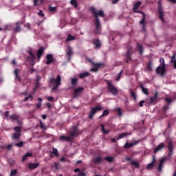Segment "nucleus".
Listing matches in <instances>:
<instances>
[{"mask_svg": "<svg viewBox=\"0 0 176 176\" xmlns=\"http://www.w3.org/2000/svg\"><path fill=\"white\" fill-rule=\"evenodd\" d=\"M72 139V137H67L64 135H61L59 138V140H60V141H71Z\"/></svg>", "mask_w": 176, "mask_h": 176, "instance_id": "2eb2a0df", "label": "nucleus"}, {"mask_svg": "<svg viewBox=\"0 0 176 176\" xmlns=\"http://www.w3.org/2000/svg\"><path fill=\"white\" fill-rule=\"evenodd\" d=\"M46 105L47 108H52V104H50V103H46Z\"/></svg>", "mask_w": 176, "mask_h": 176, "instance_id": "338daca9", "label": "nucleus"}, {"mask_svg": "<svg viewBox=\"0 0 176 176\" xmlns=\"http://www.w3.org/2000/svg\"><path fill=\"white\" fill-rule=\"evenodd\" d=\"M90 74H89V72H83V73H81L80 74V78L81 79H83L84 78H86L87 76H89Z\"/></svg>", "mask_w": 176, "mask_h": 176, "instance_id": "aec40b11", "label": "nucleus"}, {"mask_svg": "<svg viewBox=\"0 0 176 176\" xmlns=\"http://www.w3.org/2000/svg\"><path fill=\"white\" fill-rule=\"evenodd\" d=\"M71 41H75V36L71 35V34H69L67 35V38L66 39V42H69Z\"/></svg>", "mask_w": 176, "mask_h": 176, "instance_id": "6ab92c4d", "label": "nucleus"}, {"mask_svg": "<svg viewBox=\"0 0 176 176\" xmlns=\"http://www.w3.org/2000/svg\"><path fill=\"white\" fill-rule=\"evenodd\" d=\"M131 96L133 98L135 101H137V95L134 91H131Z\"/></svg>", "mask_w": 176, "mask_h": 176, "instance_id": "72a5a7b5", "label": "nucleus"}, {"mask_svg": "<svg viewBox=\"0 0 176 176\" xmlns=\"http://www.w3.org/2000/svg\"><path fill=\"white\" fill-rule=\"evenodd\" d=\"M32 156V153H27L23 157V162H25V160H27L28 157H31Z\"/></svg>", "mask_w": 176, "mask_h": 176, "instance_id": "412c9836", "label": "nucleus"}, {"mask_svg": "<svg viewBox=\"0 0 176 176\" xmlns=\"http://www.w3.org/2000/svg\"><path fill=\"white\" fill-rule=\"evenodd\" d=\"M138 50L140 52V54H142V53H143L142 46V45H138Z\"/></svg>", "mask_w": 176, "mask_h": 176, "instance_id": "09e8293b", "label": "nucleus"}, {"mask_svg": "<svg viewBox=\"0 0 176 176\" xmlns=\"http://www.w3.org/2000/svg\"><path fill=\"white\" fill-rule=\"evenodd\" d=\"M70 3L74 8H78V1L76 0H71Z\"/></svg>", "mask_w": 176, "mask_h": 176, "instance_id": "cd10ccee", "label": "nucleus"}, {"mask_svg": "<svg viewBox=\"0 0 176 176\" xmlns=\"http://www.w3.org/2000/svg\"><path fill=\"white\" fill-rule=\"evenodd\" d=\"M28 100H30V101H32V100H34L32 96L29 95L28 97L25 98V101H28Z\"/></svg>", "mask_w": 176, "mask_h": 176, "instance_id": "37998d69", "label": "nucleus"}, {"mask_svg": "<svg viewBox=\"0 0 176 176\" xmlns=\"http://www.w3.org/2000/svg\"><path fill=\"white\" fill-rule=\"evenodd\" d=\"M94 44L95 45L97 49L101 47V43H100V41L98 40H97L96 41H94Z\"/></svg>", "mask_w": 176, "mask_h": 176, "instance_id": "2f4dec72", "label": "nucleus"}, {"mask_svg": "<svg viewBox=\"0 0 176 176\" xmlns=\"http://www.w3.org/2000/svg\"><path fill=\"white\" fill-rule=\"evenodd\" d=\"M28 53L32 58V60L34 61L35 60V55H34L31 51H28Z\"/></svg>", "mask_w": 176, "mask_h": 176, "instance_id": "79ce46f5", "label": "nucleus"}, {"mask_svg": "<svg viewBox=\"0 0 176 176\" xmlns=\"http://www.w3.org/2000/svg\"><path fill=\"white\" fill-rule=\"evenodd\" d=\"M169 151H170V152L173 151V144H169Z\"/></svg>", "mask_w": 176, "mask_h": 176, "instance_id": "052dcab7", "label": "nucleus"}, {"mask_svg": "<svg viewBox=\"0 0 176 176\" xmlns=\"http://www.w3.org/2000/svg\"><path fill=\"white\" fill-rule=\"evenodd\" d=\"M99 111H102V107L101 106H97L91 109V112L89 115V119H93L94 115L97 113Z\"/></svg>", "mask_w": 176, "mask_h": 176, "instance_id": "20e7f679", "label": "nucleus"}, {"mask_svg": "<svg viewBox=\"0 0 176 176\" xmlns=\"http://www.w3.org/2000/svg\"><path fill=\"white\" fill-rule=\"evenodd\" d=\"M52 153L53 155H54V156H58V151L55 148H53V151H52Z\"/></svg>", "mask_w": 176, "mask_h": 176, "instance_id": "58836bf2", "label": "nucleus"}, {"mask_svg": "<svg viewBox=\"0 0 176 176\" xmlns=\"http://www.w3.org/2000/svg\"><path fill=\"white\" fill-rule=\"evenodd\" d=\"M43 52H45V48L43 47H41L38 50L37 54L39 60L41 59V56H42V54H43Z\"/></svg>", "mask_w": 176, "mask_h": 176, "instance_id": "a211bd4d", "label": "nucleus"}, {"mask_svg": "<svg viewBox=\"0 0 176 176\" xmlns=\"http://www.w3.org/2000/svg\"><path fill=\"white\" fill-rule=\"evenodd\" d=\"M141 14H142V15H143V18H142V19L140 21V24H145V17H146V15H145V13H144V12H141Z\"/></svg>", "mask_w": 176, "mask_h": 176, "instance_id": "e433bc0d", "label": "nucleus"}, {"mask_svg": "<svg viewBox=\"0 0 176 176\" xmlns=\"http://www.w3.org/2000/svg\"><path fill=\"white\" fill-rule=\"evenodd\" d=\"M16 174H17V170H12L10 173V176L16 175Z\"/></svg>", "mask_w": 176, "mask_h": 176, "instance_id": "3c124183", "label": "nucleus"}, {"mask_svg": "<svg viewBox=\"0 0 176 176\" xmlns=\"http://www.w3.org/2000/svg\"><path fill=\"white\" fill-rule=\"evenodd\" d=\"M109 113V111H108V110H104L102 113V115L99 116V118H102L103 116H108Z\"/></svg>", "mask_w": 176, "mask_h": 176, "instance_id": "f704fd0d", "label": "nucleus"}, {"mask_svg": "<svg viewBox=\"0 0 176 176\" xmlns=\"http://www.w3.org/2000/svg\"><path fill=\"white\" fill-rule=\"evenodd\" d=\"M16 146H23V142L16 144Z\"/></svg>", "mask_w": 176, "mask_h": 176, "instance_id": "bf43d9fd", "label": "nucleus"}, {"mask_svg": "<svg viewBox=\"0 0 176 176\" xmlns=\"http://www.w3.org/2000/svg\"><path fill=\"white\" fill-rule=\"evenodd\" d=\"M100 126L102 127L101 130L103 134H108V133H109V130L105 129V126H104V124H101Z\"/></svg>", "mask_w": 176, "mask_h": 176, "instance_id": "bb28decb", "label": "nucleus"}, {"mask_svg": "<svg viewBox=\"0 0 176 176\" xmlns=\"http://www.w3.org/2000/svg\"><path fill=\"white\" fill-rule=\"evenodd\" d=\"M102 160V158H101V157H98L94 159V163H100Z\"/></svg>", "mask_w": 176, "mask_h": 176, "instance_id": "c9c22d12", "label": "nucleus"}, {"mask_svg": "<svg viewBox=\"0 0 176 176\" xmlns=\"http://www.w3.org/2000/svg\"><path fill=\"white\" fill-rule=\"evenodd\" d=\"M67 56H69V57L70 58L71 56H72V54H74V52L72 51V47L69 45L67 46Z\"/></svg>", "mask_w": 176, "mask_h": 176, "instance_id": "dca6fc26", "label": "nucleus"}, {"mask_svg": "<svg viewBox=\"0 0 176 176\" xmlns=\"http://www.w3.org/2000/svg\"><path fill=\"white\" fill-rule=\"evenodd\" d=\"M7 120H11V122H16L17 124H21V120H19V116L13 114L9 118H7Z\"/></svg>", "mask_w": 176, "mask_h": 176, "instance_id": "39448f33", "label": "nucleus"}, {"mask_svg": "<svg viewBox=\"0 0 176 176\" xmlns=\"http://www.w3.org/2000/svg\"><path fill=\"white\" fill-rule=\"evenodd\" d=\"M153 162H152L151 163L148 164L147 166V169L148 170H152V168H153Z\"/></svg>", "mask_w": 176, "mask_h": 176, "instance_id": "a19ab883", "label": "nucleus"}, {"mask_svg": "<svg viewBox=\"0 0 176 176\" xmlns=\"http://www.w3.org/2000/svg\"><path fill=\"white\" fill-rule=\"evenodd\" d=\"M41 105H42V103H39V102H38V104H36V108H37V109L41 108Z\"/></svg>", "mask_w": 176, "mask_h": 176, "instance_id": "680f3d73", "label": "nucleus"}, {"mask_svg": "<svg viewBox=\"0 0 176 176\" xmlns=\"http://www.w3.org/2000/svg\"><path fill=\"white\" fill-rule=\"evenodd\" d=\"M164 146H166V145H164V143H161L155 149L154 151V153H157V152H159V151H162L163 149V148H164Z\"/></svg>", "mask_w": 176, "mask_h": 176, "instance_id": "1a4fd4ad", "label": "nucleus"}, {"mask_svg": "<svg viewBox=\"0 0 176 176\" xmlns=\"http://www.w3.org/2000/svg\"><path fill=\"white\" fill-rule=\"evenodd\" d=\"M160 65L158 66L156 71L159 75H161V76H163V75L166 74V63L164 62V58H161L160 59Z\"/></svg>", "mask_w": 176, "mask_h": 176, "instance_id": "f257e3e1", "label": "nucleus"}, {"mask_svg": "<svg viewBox=\"0 0 176 176\" xmlns=\"http://www.w3.org/2000/svg\"><path fill=\"white\" fill-rule=\"evenodd\" d=\"M53 61H54L53 56H52V54H47L46 64H52Z\"/></svg>", "mask_w": 176, "mask_h": 176, "instance_id": "ddd939ff", "label": "nucleus"}, {"mask_svg": "<svg viewBox=\"0 0 176 176\" xmlns=\"http://www.w3.org/2000/svg\"><path fill=\"white\" fill-rule=\"evenodd\" d=\"M17 27L14 29V32H20L21 31V28H20V23H16Z\"/></svg>", "mask_w": 176, "mask_h": 176, "instance_id": "393cba45", "label": "nucleus"}, {"mask_svg": "<svg viewBox=\"0 0 176 176\" xmlns=\"http://www.w3.org/2000/svg\"><path fill=\"white\" fill-rule=\"evenodd\" d=\"M12 137H13L14 140H19V138H20V133L16 132V133H14Z\"/></svg>", "mask_w": 176, "mask_h": 176, "instance_id": "7c9ffc66", "label": "nucleus"}, {"mask_svg": "<svg viewBox=\"0 0 176 176\" xmlns=\"http://www.w3.org/2000/svg\"><path fill=\"white\" fill-rule=\"evenodd\" d=\"M173 60H170V63H173L174 68L176 69V59H175V55L173 56Z\"/></svg>", "mask_w": 176, "mask_h": 176, "instance_id": "ea45409f", "label": "nucleus"}, {"mask_svg": "<svg viewBox=\"0 0 176 176\" xmlns=\"http://www.w3.org/2000/svg\"><path fill=\"white\" fill-rule=\"evenodd\" d=\"M14 74L16 76V79H17V80H19V82H20V76H19V74H20V70L19 69H16L14 70Z\"/></svg>", "mask_w": 176, "mask_h": 176, "instance_id": "4be33fe9", "label": "nucleus"}, {"mask_svg": "<svg viewBox=\"0 0 176 176\" xmlns=\"http://www.w3.org/2000/svg\"><path fill=\"white\" fill-rule=\"evenodd\" d=\"M169 2H171V3H176V0H169Z\"/></svg>", "mask_w": 176, "mask_h": 176, "instance_id": "774afa93", "label": "nucleus"}, {"mask_svg": "<svg viewBox=\"0 0 176 176\" xmlns=\"http://www.w3.org/2000/svg\"><path fill=\"white\" fill-rule=\"evenodd\" d=\"M91 10L92 13L96 16V18L98 19V16H100V17H104V11L102 10H96V8L92 7L91 8Z\"/></svg>", "mask_w": 176, "mask_h": 176, "instance_id": "423d86ee", "label": "nucleus"}, {"mask_svg": "<svg viewBox=\"0 0 176 176\" xmlns=\"http://www.w3.org/2000/svg\"><path fill=\"white\" fill-rule=\"evenodd\" d=\"M5 116L7 117L6 119H8V118H9V111H6Z\"/></svg>", "mask_w": 176, "mask_h": 176, "instance_id": "0e129e2a", "label": "nucleus"}, {"mask_svg": "<svg viewBox=\"0 0 176 176\" xmlns=\"http://www.w3.org/2000/svg\"><path fill=\"white\" fill-rule=\"evenodd\" d=\"M164 162H166V158L162 157L160 161V164L158 166V171H162V168L163 167V164H164Z\"/></svg>", "mask_w": 176, "mask_h": 176, "instance_id": "f8f14e48", "label": "nucleus"}, {"mask_svg": "<svg viewBox=\"0 0 176 176\" xmlns=\"http://www.w3.org/2000/svg\"><path fill=\"white\" fill-rule=\"evenodd\" d=\"M10 30H12L10 25H6L5 28L3 29V31H10Z\"/></svg>", "mask_w": 176, "mask_h": 176, "instance_id": "4c0bfd02", "label": "nucleus"}, {"mask_svg": "<svg viewBox=\"0 0 176 176\" xmlns=\"http://www.w3.org/2000/svg\"><path fill=\"white\" fill-rule=\"evenodd\" d=\"M28 167L31 170H34L35 168H38V167H39V163H30Z\"/></svg>", "mask_w": 176, "mask_h": 176, "instance_id": "9b49d317", "label": "nucleus"}, {"mask_svg": "<svg viewBox=\"0 0 176 176\" xmlns=\"http://www.w3.org/2000/svg\"><path fill=\"white\" fill-rule=\"evenodd\" d=\"M117 2H119V0H113L112 3L115 5V3H117Z\"/></svg>", "mask_w": 176, "mask_h": 176, "instance_id": "69168bd1", "label": "nucleus"}, {"mask_svg": "<svg viewBox=\"0 0 176 176\" xmlns=\"http://www.w3.org/2000/svg\"><path fill=\"white\" fill-rule=\"evenodd\" d=\"M47 100L48 101H54V98H53V96H49L47 98Z\"/></svg>", "mask_w": 176, "mask_h": 176, "instance_id": "603ef678", "label": "nucleus"}, {"mask_svg": "<svg viewBox=\"0 0 176 176\" xmlns=\"http://www.w3.org/2000/svg\"><path fill=\"white\" fill-rule=\"evenodd\" d=\"M89 61H90L92 65L94 67V68L91 69V71H92V72H97L98 71V68L101 67V63H95L91 59L89 60Z\"/></svg>", "mask_w": 176, "mask_h": 176, "instance_id": "6e6552de", "label": "nucleus"}, {"mask_svg": "<svg viewBox=\"0 0 176 176\" xmlns=\"http://www.w3.org/2000/svg\"><path fill=\"white\" fill-rule=\"evenodd\" d=\"M104 160L107 162H113V157H106Z\"/></svg>", "mask_w": 176, "mask_h": 176, "instance_id": "c03bdc74", "label": "nucleus"}, {"mask_svg": "<svg viewBox=\"0 0 176 176\" xmlns=\"http://www.w3.org/2000/svg\"><path fill=\"white\" fill-rule=\"evenodd\" d=\"M155 100H156V99L155 98V97H154V96H153V97L150 98V101H151V102H153V101H155Z\"/></svg>", "mask_w": 176, "mask_h": 176, "instance_id": "13d9d810", "label": "nucleus"}, {"mask_svg": "<svg viewBox=\"0 0 176 176\" xmlns=\"http://www.w3.org/2000/svg\"><path fill=\"white\" fill-rule=\"evenodd\" d=\"M40 124H41V129L43 130H46V125L45 124L42 123L41 121H40Z\"/></svg>", "mask_w": 176, "mask_h": 176, "instance_id": "a18cd8bd", "label": "nucleus"}, {"mask_svg": "<svg viewBox=\"0 0 176 176\" xmlns=\"http://www.w3.org/2000/svg\"><path fill=\"white\" fill-rule=\"evenodd\" d=\"M84 90H85V88H83L82 87H79L74 89V97L75 98H76V97H79V96H80V94H82V91H83Z\"/></svg>", "mask_w": 176, "mask_h": 176, "instance_id": "0eeeda50", "label": "nucleus"}, {"mask_svg": "<svg viewBox=\"0 0 176 176\" xmlns=\"http://www.w3.org/2000/svg\"><path fill=\"white\" fill-rule=\"evenodd\" d=\"M141 89L144 94H146V96H148V94H149V92L148 91L147 88H145V87H144V86L142 85Z\"/></svg>", "mask_w": 176, "mask_h": 176, "instance_id": "c85d7f7f", "label": "nucleus"}, {"mask_svg": "<svg viewBox=\"0 0 176 176\" xmlns=\"http://www.w3.org/2000/svg\"><path fill=\"white\" fill-rule=\"evenodd\" d=\"M137 142L135 143H126L125 145L124 146V148L125 149H127L129 148H131L132 146H134V145H136Z\"/></svg>", "mask_w": 176, "mask_h": 176, "instance_id": "f3484780", "label": "nucleus"}, {"mask_svg": "<svg viewBox=\"0 0 176 176\" xmlns=\"http://www.w3.org/2000/svg\"><path fill=\"white\" fill-rule=\"evenodd\" d=\"M131 164L134 166V167H135L136 168H138L140 167V163L134 160L131 161Z\"/></svg>", "mask_w": 176, "mask_h": 176, "instance_id": "b1692460", "label": "nucleus"}, {"mask_svg": "<svg viewBox=\"0 0 176 176\" xmlns=\"http://www.w3.org/2000/svg\"><path fill=\"white\" fill-rule=\"evenodd\" d=\"M158 12L160 14V19L163 23H164V17H163V9L162 8V7H159Z\"/></svg>", "mask_w": 176, "mask_h": 176, "instance_id": "4468645a", "label": "nucleus"}, {"mask_svg": "<svg viewBox=\"0 0 176 176\" xmlns=\"http://www.w3.org/2000/svg\"><path fill=\"white\" fill-rule=\"evenodd\" d=\"M123 73V71H120L119 74H118V78H116V80H120V78H122V74Z\"/></svg>", "mask_w": 176, "mask_h": 176, "instance_id": "de8ad7c7", "label": "nucleus"}, {"mask_svg": "<svg viewBox=\"0 0 176 176\" xmlns=\"http://www.w3.org/2000/svg\"><path fill=\"white\" fill-rule=\"evenodd\" d=\"M14 130H15L16 133H20V131H21V128L20 126H16L14 128Z\"/></svg>", "mask_w": 176, "mask_h": 176, "instance_id": "49530a36", "label": "nucleus"}, {"mask_svg": "<svg viewBox=\"0 0 176 176\" xmlns=\"http://www.w3.org/2000/svg\"><path fill=\"white\" fill-rule=\"evenodd\" d=\"M50 82L52 85H53L54 86H56V87L52 88V90H56V89H57V87H58V86L61 85V76L58 75L57 78L55 79L51 78Z\"/></svg>", "mask_w": 176, "mask_h": 176, "instance_id": "f03ea898", "label": "nucleus"}, {"mask_svg": "<svg viewBox=\"0 0 176 176\" xmlns=\"http://www.w3.org/2000/svg\"><path fill=\"white\" fill-rule=\"evenodd\" d=\"M165 100L168 104H171V100H170V98H166Z\"/></svg>", "mask_w": 176, "mask_h": 176, "instance_id": "e2e57ef3", "label": "nucleus"}, {"mask_svg": "<svg viewBox=\"0 0 176 176\" xmlns=\"http://www.w3.org/2000/svg\"><path fill=\"white\" fill-rule=\"evenodd\" d=\"M50 12H56V10H57V8L50 6Z\"/></svg>", "mask_w": 176, "mask_h": 176, "instance_id": "8fccbe9b", "label": "nucleus"}, {"mask_svg": "<svg viewBox=\"0 0 176 176\" xmlns=\"http://www.w3.org/2000/svg\"><path fill=\"white\" fill-rule=\"evenodd\" d=\"M38 14L39 16H41V17H44L45 16V14H43V12H42V10H40L39 12L38 13Z\"/></svg>", "mask_w": 176, "mask_h": 176, "instance_id": "864d4df0", "label": "nucleus"}, {"mask_svg": "<svg viewBox=\"0 0 176 176\" xmlns=\"http://www.w3.org/2000/svg\"><path fill=\"white\" fill-rule=\"evenodd\" d=\"M78 175H80V176H85L86 174H85V173H83V172H80V173H78Z\"/></svg>", "mask_w": 176, "mask_h": 176, "instance_id": "4d7b16f0", "label": "nucleus"}, {"mask_svg": "<svg viewBox=\"0 0 176 176\" xmlns=\"http://www.w3.org/2000/svg\"><path fill=\"white\" fill-rule=\"evenodd\" d=\"M38 0H34V6H38Z\"/></svg>", "mask_w": 176, "mask_h": 176, "instance_id": "6e6d98bb", "label": "nucleus"}, {"mask_svg": "<svg viewBox=\"0 0 176 176\" xmlns=\"http://www.w3.org/2000/svg\"><path fill=\"white\" fill-rule=\"evenodd\" d=\"M144 104H145V102H144V100H141V101L139 102L140 107H144Z\"/></svg>", "mask_w": 176, "mask_h": 176, "instance_id": "5fc2aeb1", "label": "nucleus"}, {"mask_svg": "<svg viewBox=\"0 0 176 176\" xmlns=\"http://www.w3.org/2000/svg\"><path fill=\"white\" fill-rule=\"evenodd\" d=\"M140 6H141V1H138L133 7V12L137 13H142V12L141 11H137V10L138 9V8H140Z\"/></svg>", "mask_w": 176, "mask_h": 176, "instance_id": "9d476101", "label": "nucleus"}, {"mask_svg": "<svg viewBox=\"0 0 176 176\" xmlns=\"http://www.w3.org/2000/svg\"><path fill=\"white\" fill-rule=\"evenodd\" d=\"M107 87L109 91L113 94V96H116L118 93H119V91H118V89L115 87L113 84L111 83V81H107Z\"/></svg>", "mask_w": 176, "mask_h": 176, "instance_id": "7ed1b4c3", "label": "nucleus"}, {"mask_svg": "<svg viewBox=\"0 0 176 176\" xmlns=\"http://www.w3.org/2000/svg\"><path fill=\"white\" fill-rule=\"evenodd\" d=\"M71 80H72V85L73 87H74V86H76V85H78V78H73L71 79Z\"/></svg>", "mask_w": 176, "mask_h": 176, "instance_id": "5701e85b", "label": "nucleus"}, {"mask_svg": "<svg viewBox=\"0 0 176 176\" xmlns=\"http://www.w3.org/2000/svg\"><path fill=\"white\" fill-rule=\"evenodd\" d=\"M115 111L118 112V116H122V115H123V113L122 112V109L120 107L115 109Z\"/></svg>", "mask_w": 176, "mask_h": 176, "instance_id": "473e14b6", "label": "nucleus"}, {"mask_svg": "<svg viewBox=\"0 0 176 176\" xmlns=\"http://www.w3.org/2000/svg\"><path fill=\"white\" fill-rule=\"evenodd\" d=\"M126 135H129V134L127 133H122L120 134V135L118 138V140H122V138H124V137H126Z\"/></svg>", "mask_w": 176, "mask_h": 176, "instance_id": "c756f323", "label": "nucleus"}, {"mask_svg": "<svg viewBox=\"0 0 176 176\" xmlns=\"http://www.w3.org/2000/svg\"><path fill=\"white\" fill-rule=\"evenodd\" d=\"M96 30H100V28L101 27V25L100 24V20L98 17L96 18Z\"/></svg>", "mask_w": 176, "mask_h": 176, "instance_id": "a878e982", "label": "nucleus"}]
</instances>
